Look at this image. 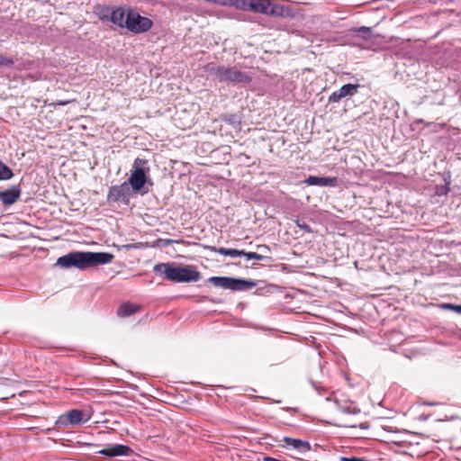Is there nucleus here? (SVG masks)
<instances>
[{
  "instance_id": "nucleus-1",
  "label": "nucleus",
  "mask_w": 461,
  "mask_h": 461,
  "mask_svg": "<svg viewBox=\"0 0 461 461\" xmlns=\"http://www.w3.org/2000/svg\"><path fill=\"white\" fill-rule=\"evenodd\" d=\"M113 255L108 252L74 251L59 257L57 265L64 268L77 267L84 270L90 267L110 263Z\"/></svg>"
},
{
  "instance_id": "nucleus-2",
  "label": "nucleus",
  "mask_w": 461,
  "mask_h": 461,
  "mask_svg": "<svg viewBox=\"0 0 461 461\" xmlns=\"http://www.w3.org/2000/svg\"><path fill=\"white\" fill-rule=\"evenodd\" d=\"M153 271L161 273L165 278L176 283L196 282L200 279V272L189 267H178L173 263H159L154 266Z\"/></svg>"
},
{
  "instance_id": "nucleus-3",
  "label": "nucleus",
  "mask_w": 461,
  "mask_h": 461,
  "mask_svg": "<svg viewBox=\"0 0 461 461\" xmlns=\"http://www.w3.org/2000/svg\"><path fill=\"white\" fill-rule=\"evenodd\" d=\"M207 71L221 83L249 84L252 81L249 75L239 70L236 67L209 64Z\"/></svg>"
},
{
  "instance_id": "nucleus-4",
  "label": "nucleus",
  "mask_w": 461,
  "mask_h": 461,
  "mask_svg": "<svg viewBox=\"0 0 461 461\" xmlns=\"http://www.w3.org/2000/svg\"><path fill=\"white\" fill-rule=\"evenodd\" d=\"M149 173V167L148 166V161L146 159L137 158L133 161L131 176L128 181L125 182L134 192L146 194L148 193V190L142 191V189L148 180Z\"/></svg>"
},
{
  "instance_id": "nucleus-5",
  "label": "nucleus",
  "mask_w": 461,
  "mask_h": 461,
  "mask_svg": "<svg viewBox=\"0 0 461 461\" xmlns=\"http://www.w3.org/2000/svg\"><path fill=\"white\" fill-rule=\"evenodd\" d=\"M152 21L139 13L128 9L126 15V29L134 33H142L148 32L152 27Z\"/></svg>"
},
{
  "instance_id": "nucleus-6",
  "label": "nucleus",
  "mask_w": 461,
  "mask_h": 461,
  "mask_svg": "<svg viewBox=\"0 0 461 461\" xmlns=\"http://www.w3.org/2000/svg\"><path fill=\"white\" fill-rule=\"evenodd\" d=\"M249 11L254 13L270 14L274 16H283L284 8L282 5L273 4L270 0H249Z\"/></svg>"
},
{
  "instance_id": "nucleus-7",
  "label": "nucleus",
  "mask_w": 461,
  "mask_h": 461,
  "mask_svg": "<svg viewBox=\"0 0 461 461\" xmlns=\"http://www.w3.org/2000/svg\"><path fill=\"white\" fill-rule=\"evenodd\" d=\"M131 190L126 182L119 185H112L107 194L109 203H122L126 205L130 203Z\"/></svg>"
},
{
  "instance_id": "nucleus-8",
  "label": "nucleus",
  "mask_w": 461,
  "mask_h": 461,
  "mask_svg": "<svg viewBox=\"0 0 461 461\" xmlns=\"http://www.w3.org/2000/svg\"><path fill=\"white\" fill-rule=\"evenodd\" d=\"M89 420L90 415H86L81 410L72 409L66 414L61 415L58 422L64 426H77L88 421Z\"/></svg>"
},
{
  "instance_id": "nucleus-9",
  "label": "nucleus",
  "mask_w": 461,
  "mask_h": 461,
  "mask_svg": "<svg viewBox=\"0 0 461 461\" xmlns=\"http://www.w3.org/2000/svg\"><path fill=\"white\" fill-rule=\"evenodd\" d=\"M360 87L358 84H346L329 96V103H339L346 96H353Z\"/></svg>"
},
{
  "instance_id": "nucleus-10",
  "label": "nucleus",
  "mask_w": 461,
  "mask_h": 461,
  "mask_svg": "<svg viewBox=\"0 0 461 461\" xmlns=\"http://www.w3.org/2000/svg\"><path fill=\"white\" fill-rule=\"evenodd\" d=\"M282 441L285 443L282 445L284 447L294 449L301 454L307 453L312 448L309 441L302 440L299 438L283 437Z\"/></svg>"
},
{
  "instance_id": "nucleus-11",
  "label": "nucleus",
  "mask_w": 461,
  "mask_h": 461,
  "mask_svg": "<svg viewBox=\"0 0 461 461\" xmlns=\"http://www.w3.org/2000/svg\"><path fill=\"white\" fill-rule=\"evenodd\" d=\"M21 193L20 186L14 185L5 191H0V202L5 205H12L20 198Z\"/></svg>"
},
{
  "instance_id": "nucleus-12",
  "label": "nucleus",
  "mask_w": 461,
  "mask_h": 461,
  "mask_svg": "<svg viewBox=\"0 0 461 461\" xmlns=\"http://www.w3.org/2000/svg\"><path fill=\"white\" fill-rule=\"evenodd\" d=\"M130 452H131L130 447L121 444L111 445L98 451L99 454L109 457L127 456Z\"/></svg>"
},
{
  "instance_id": "nucleus-13",
  "label": "nucleus",
  "mask_w": 461,
  "mask_h": 461,
  "mask_svg": "<svg viewBox=\"0 0 461 461\" xmlns=\"http://www.w3.org/2000/svg\"><path fill=\"white\" fill-rule=\"evenodd\" d=\"M304 183L308 185L335 186L338 179L337 177L310 176L304 180Z\"/></svg>"
},
{
  "instance_id": "nucleus-14",
  "label": "nucleus",
  "mask_w": 461,
  "mask_h": 461,
  "mask_svg": "<svg viewBox=\"0 0 461 461\" xmlns=\"http://www.w3.org/2000/svg\"><path fill=\"white\" fill-rule=\"evenodd\" d=\"M140 311V306L129 302L122 303L117 309V315L121 318L131 316Z\"/></svg>"
},
{
  "instance_id": "nucleus-15",
  "label": "nucleus",
  "mask_w": 461,
  "mask_h": 461,
  "mask_svg": "<svg viewBox=\"0 0 461 461\" xmlns=\"http://www.w3.org/2000/svg\"><path fill=\"white\" fill-rule=\"evenodd\" d=\"M128 9L117 8L111 14V22L122 28H126V15Z\"/></svg>"
},
{
  "instance_id": "nucleus-16",
  "label": "nucleus",
  "mask_w": 461,
  "mask_h": 461,
  "mask_svg": "<svg viewBox=\"0 0 461 461\" xmlns=\"http://www.w3.org/2000/svg\"><path fill=\"white\" fill-rule=\"evenodd\" d=\"M256 286V283L252 280H245L232 277L230 290L246 291Z\"/></svg>"
},
{
  "instance_id": "nucleus-17",
  "label": "nucleus",
  "mask_w": 461,
  "mask_h": 461,
  "mask_svg": "<svg viewBox=\"0 0 461 461\" xmlns=\"http://www.w3.org/2000/svg\"><path fill=\"white\" fill-rule=\"evenodd\" d=\"M205 249L212 252L219 253L220 255L228 256L230 258L241 257L242 251L236 249L216 248L214 246H206Z\"/></svg>"
},
{
  "instance_id": "nucleus-18",
  "label": "nucleus",
  "mask_w": 461,
  "mask_h": 461,
  "mask_svg": "<svg viewBox=\"0 0 461 461\" xmlns=\"http://www.w3.org/2000/svg\"><path fill=\"white\" fill-rule=\"evenodd\" d=\"M232 277L229 276H212L208 278V282L217 287L230 289Z\"/></svg>"
},
{
  "instance_id": "nucleus-19",
  "label": "nucleus",
  "mask_w": 461,
  "mask_h": 461,
  "mask_svg": "<svg viewBox=\"0 0 461 461\" xmlns=\"http://www.w3.org/2000/svg\"><path fill=\"white\" fill-rule=\"evenodd\" d=\"M226 5L235 6L238 9L243 11H249V0H225Z\"/></svg>"
},
{
  "instance_id": "nucleus-20",
  "label": "nucleus",
  "mask_w": 461,
  "mask_h": 461,
  "mask_svg": "<svg viewBox=\"0 0 461 461\" xmlns=\"http://www.w3.org/2000/svg\"><path fill=\"white\" fill-rule=\"evenodd\" d=\"M14 176L11 168L0 160V180H9Z\"/></svg>"
},
{
  "instance_id": "nucleus-21",
  "label": "nucleus",
  "mask_w": 461,
  "mask_h": 461,
  "mask_svg": "<svg viewBox=\"0 0 461 461\" xmlns=\"http://www.w3.org/2000/svg\"><path fill=\"white\" fill-rule=\"evenodd\" d=\"M241 256L247 258L248 259H257V260H267L271 261V258L267 255L258 254L256 252H246L244 250L241 251Z\"/></svg>"
},
{
  "instance_id": "nucleus-22",
  "label": "nucleus",
  "mask_w": 461,
  "mask_h": 461,
  "mask_svg": "<svg viewBox=\"0 0 461 461\" xmlns=\"http://www.w3.org/2000/svg\"><path fill=\"white\" fill-rule=\"evenodd\" d=\"M222 120L234 129H239L240 126V119L236 114L226 115Z\"/></svg>"
},
{
  "instance_id": "nucleus-23",
  "label": "nucleus",
  "mask_w": 461,
  "mask_h": 461,
  "mask_svg": "<svg viewBox=\"0 0 461 461\" xmlns=\"http://www.w3.org/2000/svg\"><path fill=\"white\" fill-rule=\"evenodd\" d=\"M14 61L12 58H8L0 54V67H12Z\"/></svg>"
},
{
  "instance_id": "nucleus-24",
  "label": "nucleus",
  "mask_w": 461,
  "mask_h": 461,
  "mask_svg": "<svg viewBox=\"0 0 461 461\" xmlns=\"http://www.w3.org/2000/svg\"><path fill=\"white\" fill-rule=\"evenodd\" d=\"M441 307L445 310H451L458 314H461V305L444 303L441 305Z\"/></svg>"
},
{
  "instance_id": "nucleus-25",
  "label": "nucleus",
  "mask_w": 461,
  "mask_h": 461,
  "mask_svg": "<svg viewBox=\"0 0 461 461\" xmlns=\"http://www.w3.org/2000/svg\"><path fill=\"white\" fill-rule=\"evenodd\" d=\"M295 224L298 228H300L301 230H303V231L307 232V233H311L312 230L311 229V227L304 221H302L301 220L297 219L295 220Z\"/></svg>"
},
{
  "instance_id": "nucleus-26",
  "label": "nucleus",
  "mask_w": 461,
  "mask_h": 461,
  "mask_svg": "<svg viewBox=\"0 0 461 461\" xmlns=\"http://www.w3.org/2000/svg\"><path fill=\"white\" fill-rule=\"evenodd\" d=\"M448 191H449V187L447 186V185H446L438 187L436 194L438 195H443V194H447Z\"/></svg>"
},
{
  "instance_id": "nucleus-27",
  "label": "nucleus",
  "mask_w": 461,
  "mask_h": 461,
  "mask_svg": "<svg viewBox=\"0 0 461 461\" xmlns=\"http://www.w3.org/2000/svg\"><path fill=\"white\" fill-rule=\"evenodd\" d=\"M257 249L260 250L262 253H270V248L266 244H258L257 245Z\"/></svg>"
},
{
  "instance_id": "nucleus-28",
  "label": "nucleus",
  "mask_w": 461,
  "mask_h": 461,
  "mask_svg": "<svg viewBox=\"0 0 461 461\" xmlns=\"http://www.w3.org/2000/svg\"><path fill=\"white\" fill-rule=\"evenodd\" d=\"M205 2L226 5L225 0H204Z\"/></svg>"
},
{
  "instance_id": "nucleus-29",
  "label": "nucleus",
  "mask_w": 461,
  "mask_h": 461,
  "mask_svg": "<svg viewBox=\"0 0 461 461\" xmlns=\"http://www.w3.org/2000/svg\"><path fill=\"white\" fill-rule=\"evenodd\" d=\"M173 242H174V240H167L165 241V244H166V245H169V244H171V243H173Z\"/></svg>"
},
{
  "instance_id": "nucleus-30",
  "label": "nucleus",
  "mask_w": 461,
  "mask_h": 461,
  "mask_svg": "<svg viewBox=\"0 0 461 461\" xmlns=\"http://www.w3.org/2000/svg\"><path fill=\"white\" fill-rule=\"evenodd\" d=\"M68 103V101H60V102L59 103V105H65V104H67Z\"/></svg>"
},
{
  "instance_id": "nucleus-31",
  "label": "nucleus",
  "mask_w": 461,
  "mask_h": 461,
  "mask_svg": "<svg viewBox=\"0 0 461 461\" xmlns=\"http://www.w3.org/2000/svg\"><path fill=\"white\" fill-rule=\"evenodd\" d=\"M360 31H369V28L365 27V26H362V27L360 28Z\"/></svg>"
}]
</instances>
